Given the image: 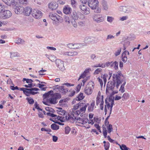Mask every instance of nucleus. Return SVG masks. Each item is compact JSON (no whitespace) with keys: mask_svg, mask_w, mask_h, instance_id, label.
Segmentation results:
<instances>
[{"mask_svg":"<svg viewBox=\"0 0 150 150\" xmlns=\"http://www.w3.org/2000/svg\"><path fill=\"white\" fill-rule=\"evenodd\" d=\"M123 75L121 71H118L112 75L113 81L108 82L106 90V93H110L114 91L115 89H118L120 85L122 83Z\"/></svg>","mask_w":150,"mask_h":150,"instance_id":"1","label":"nucleus"},{"mask_svg":"<svg viewBox=\"0 0 150 150\" xmlns=\"http://www.w3.org/2000/svg\"><path fill=\"white\" fill-rule=\"evenodd\" d=\"M43 97L44 98L48 99V101L51 104H55L57 103V100L60 98L61 96L59 93H53V91L51 90L44 94Z\"/></svg>","mask_w":150,"mask_h":150,"instance_id":"2","label":"nucleus"},{"mask_svg":"<svg viewBox=\"0 0 150 150\" xmlns=\"http://www.w3.org/2000/svg\"><path fill=\"white\" fill-rule=\"evenodd\" d=\"M105 103L106 105L104 108L105 115H106L107 113V108L109 112V115L105 119L108 120L110 117V115L111 113L112 108L114 104V98L112 99V98H106L105 100Z\"/></svg>","mask_w":150,"mask_h":150,"instance_id":"3","label":"nucleus"},{"mask_svg":"<svg viewBox=\"0 0 150 150\" xmlns=\"http://www.w3.org/2000/svg\"><path fill=\"white\" fill-rule=\"evenodd\" d=\"M88 5L94 12L99 13L101 11V8H98L99 2L98 0H89Z\"/></svg>","mask_w":150,"mask_h":150,"instance_id":"4","label":"nucleus"},{"mask_svg":"<svg viewBox=\"0 0 150 150\" xmlns=\"http://www.w3.org/2000/svg\"><path fill=\"white\" fill-rule=\"evenodd\" d=\"M94 86V83L92 82L89 83L84 89L85 94L88 95H90L92 93Z\"/></svg>","mask_w":150,"mask_h":150,"instance_id":"5","label":"nucleus"},{"mask_svg":"<svg viewBox=\"0 0 150 150\" xmlns=\"http://www.w3.org/2000/svg\"><path fill=\"white\" fill-rule=\"evenodd\" d=\"M89 105L88 103L85 104V103H83V104H82V105L80 106V110H74L73 111V112L76 115H78L81 113L82 114L85 112L86 108Z\"/></svg>","mask_w":150,"mask_h":150,"instance_id":"6","label":"nucleus"},{"mask_svg":"<svg viewBox=\"0 0 150 150\" xmlns=\"http://www.w3.org/2000/svg\"><path fill=\"white\" fill-rule=\"evenodd\" d=\"M88 119L86 118L77 117L76 120V125L81 127H84V124L87 123Z\"/></svg>","mask_w":150,"mask_h":150,"instance_id":"7","label":"nucleus"},{"mask_svg":"<svg viewBox=\"0 0 150 150\" xmlns=\"http://www.w3.org/2000/svg\"><path fill=\"white\" fill-rule=\"evenodd\" d=\"M31 14L32 16L36 19H39L42 17V13L37 9H34L32 10Z\"/></svg>","mask_w":150,"mask_h":150,"instance_id":"8","label":"nucleus"},{"mask_svg":"<svg viewBox=\"0 0 150 150\" xmlns=\"http://www.w3.org/2000/svg\"><path fill=\"white\" fill-rule=\"evenodd\" d=\"M94 21L98 23L102 22L103 21L104 18L100 14H94L93 16Z\"/></svg>","mask_w":150,"mask_h":150,"instance_id":"9","label":"nucleus"},{"mask_svg":"<svg viewBox=\"0 0 150 150\" xmlns=\"http://www.w3.org/2000/svg\"><path fill=\"white\" fill-rule=\"evenodd\" d=\"M76 115L74 113L72 112L71 115H68V116H65V118L64 117V118L63 119H62V121H63V120H65V119H67V120L73 123L75 121L76 122V120L77 118V117H76L74 115Z\"/></svg>","mask_w":150,"mask_h":150,"instance_id":"10","label":"nucleus"},{"mask_svg":"<svg viewBox=\"0 0 150 150\" xmlns=\"http://www.w3.org/2000/svg\"><path fill=\"white\" fill-rule=\"evenodd\" d=\"M79 8L82 12L85 15L88 14L90 13L89 8L84 4L80 5Z\"/></svg>","mask_w":150,"mask_h":150,"instance_id":"11","label":"nucleus"},{"mask_svg":"<svg viewBox=\"0 0 150 150\" xmlns=\"http://www.w3.org/2000/svg\"><path fill=\"white\" fill-rule=\"evenodd\" d=\"M132 8L129 6H122L120 7L119 10L120 11L128 13L132 11Z\"/></svg>","mask_w":150,"mask_h":150,"instance_id":"12","label":"nucleus"},{"mask_svg":"<svg viewBox=\"0 0 150 150\" xmlns=\"http://www.w3.org/2000/svg\"><path fill=\"white\" fill-rule=\"evenodd\" d=\"M12 15L11 12L8 10H5L2 12V17L3 19L10 17Z\"/></svg>","mask_w":150,"mask_h":150,"instance_id":"13","label":"nucleus"},{"mask_svg":"<svg viewBox=\"0 0 150 150\" xmlns=\"http://www.w3.org/2000/svg\"><path fill=\"white\" fill-rule=\"evenodd\" d=\"M56 64L60 70L62 71L64 69L63 62L60 59H57L56 60Z\"/></svg>","mask_w":150,"mask_h":150,"instance_id":"14","label":"nucleus"},{"mask_svg":"<svg viewBox=\"0 0 150 150\" xmlns=\"http://www.w3.org/2000/svg\"><path fill=\"white\" fill-rule=\"evenodd\" d=\"M49 16L51 19L54 21L57 20V21H59L60 20H61V17L56 13H50Z\"/></svg>","mask_w":150,"mask_h":150,"instance_id":"15","label":"nucleus"},{"mask_svg":"<svg viewBox=\"0 0 150 150\" xmlns=\"http://www.w3.org/2000/svg\"><path fill=\"white\" fill-rule=\"evenodd\" d=\"M18 5L16 4V6L13 7L14 8V11L15 13L17 14H21L23 13L24 8L21 6L18 7Z\"/></svg>","mask_w":150,"mask_h":150,"instance_id":"16","label":"nucleus"},{"mask_svg":"<svg viewBox=\"0 0 150 150\" xmlns=\"http://www.w3.org/2000/svg\"><path fill=\"white\" fill-rule=\"evenodd\" d=\"M6 4L9 6H11L13 7L16 6L17 2L15 0H2Z\"/></svg>","mask_w":150,"mask_h":150,"instance_id":"17","label":"nucleus"},{"mask_svg":"<svg viewBox=\"0 0 150 150\" xmlns=\"http://www.w3.org/2000/svg\"><path fill=\"white\" fill-rule=\"evenodd\" d=\"M58 7V4L56 2H52L48 4L49 8L52 10H56Z\"/></svg>","mask_w":150,"mask_h":150,"instance_id":"18","label":"nucleus"},{"mask_svg":"<svg viewBox=\"0 0 150 150\" xmlns=\"http://www.w3.org/2000/svg\"><path fill=\"white\" fill-rule=\"evenodd\" d=\"M103 133L105 138H106L107 137L108 140L111 143L114 142V140L112 139L109 136H107V132L106 128L105 127H103Z\"/></svg>","mask_w":150,"mask_h":150,"instance_id":"19","label":"nucleus"},{"mask_svg":"<svg viewBox=\"0 0 150 150\" xmlns=\"http://www.w3.org/2000/svg\"><path fill=\"white\" fill-rule=\"evenodd\" d=\"M78 52H76L72 51L70 52H64L63 53V55L69 56H73L77 55Z\"/></svg>","mask_w":150,"mask_h":150,"instance_id":"20","label":"nucleus"},{"mask_svg":"<svg viewBox=\"0 0 150 150\" xmlns=\"http://www.w3.org/2000/svg\"><path fill=\"white\" fill-rule=\"evenodd\" d=\"M32 8L29 7H27L24 8L23 13L26 16H29L31 13H32Z\"/></svg>","mask_w":150,"mask_h":150,"instance_id":"21","label":"nucleus"},{"mask_svg":"<svg viewBox=\"0 0 150 150\" xmlns=\"http://www.w3.org/2000/svg\"><path fill=\"white\" fill-rule=\"evenodd\" d=\"M64 12L65 14H69L71 11V9L68 6H65L63 9Z\"/></svg>","mask_w":150,"mask_h":150,"instance_id":"22","label":"nucleus"},{"mask_svg":"<svg viewBox=\"0 0 150 150\" xmlns=\"http://www.w3.org/2000/svg\"><path fill=\"white\" fill-rule=\"evenodd\" d=\"M122 79H123V81H122V82L123 83L121 85L120 88L119 90V91H120L121 93H123L125 91V90H124V86L126 83L125 80L124 79L123 76Z\"/></svg>","mask_w":150,"mask_h":150,"instance_id":"23","label":"nucleus"},{"mask_svg":"<svg viewBox=\"0 0 150 150\" xmlns=\"http://www.w3.org/2000/svg\"><path fill=\"white\" fill-rule=\"evenodd\" d=\"M95 105L94 102L92 101L91 104L88 105V111L89 112H91L93 111L94 109Z\"/></svg>","mask_w":150,"mask_h":150,"instance_id":"24","label":"nucleus"},{"mask_svg":"<svg viewBox=\"0 0 150 150\" xmlns=\"http://www.w3.org/2000/svg\"><path fill=\"white\" fill-rule=\"evenodd\" d=\"M118 62L116 61L113 62H112V64H111V67H113L115 69L117 70L118 69Z\"/></svg>","mask_w":150,"mask_h":150,"instance_id":"25","label":"nucleus"},{"mask_svg":"<svg viewBox=\"0 0 150 150\" xmlns=\"http://www.w3.org/2000/svg\"><path fill=\"white\" fill-rule=\"evenodd\" d=\"M102 5L104 10H107L108 9V5L106 1L105 0H103L102 1Z\"/></svg>","mask_w":150,"mask_h":150,"instance_id":"26","label":"nucleus"},{"mask_svg":"<svg viewBox=\"0 0 150 150\" xmlns=\"http://www.w3.org/2000/svg\"><path fill=\"white\" fill-rule=\"evenodd\" d=\"M51 117H54L56 119L57 118L58 120H59L61 121H63L62 119H63L64 118V117L63 116H57V115H54L53 113L52 114Z\"/></svg>","mask_w":150,"mask_h":150,"instance_id":"27","label":"nucleus"},{"mask_svg":"<svg viewBox=\"0 0 150 150\" xmlns=\"http://www.w3.org/2000/svg\"><path fill=\"white\" fill-rule=\"evenodd\" d=\"M84 46L83 44L74 43L73 49H79Z\"/></svg>","mask_w":150,"mask_h":150,"instance_id":"28","label":"nucleus"},{"mask_svg":"<svg viewBox=\"0 0 150 150\" xmlns=\"http://www.w3.org/2000/svg\"><path fill=\"white\" fill-rule=\"evenodd\" d=\"M94 39L93 37L88 38H86L85 39V42L87 44H90L91 43Z\"/></svg>","mask_w":150,"mask_h":150,"instance_id":"29","label":"nucleus"},{"mask_svg":"<svg viewBox=\"0 0 150 150\" xmlns=\"http://www.w3.org/2000/svg\"><path fill=\"white\" fill-rule=\"evenodd\" d=\"M57 112L59 115H64L66 113L65 110H63L62 108L59 109L58 110H57Z\"/></svg>","mask_w":150,"mask_h":150,"instance_id":"30","label":"nucleus"},{"mask_svg":"<svg viewBox=\"0 0 150 150\" xmlns=\"http://www.w3.org/2000/svg\"><path fill=\"white\" fill-rule=\"evenodd\" d=\"M84 97V96H83V94L82 93H80L77 97L76 98V100L77 101H80L83 99Z\"/></svg>","mask_w":150,"mask_h":150,"instance_id":"31","label":"nucleus"},{"mask_svg":"<svg viewBox=\"0 0 150 150\" xmlns=\"http://www.w3.org/2000/svg\"><path fill=\"white\" fill-rule=\"evenodd\" d=\"M51 129L54 130H57L59 129V126L55 124H52L51 125Z\"/></svg>","mask_w":150,"mask_h":150,"instance_id":"32","label":"nucleus"},{"mask_svg":"<svg viewBox=\"0 0 150 150\" xmlns=\"http://www.w3.org/2000/svg\"><path fill=\"white\" fill-rule=\"evenodd\" d=\"M88 72L89 71L88 70H86L84 71L83 73L80 76V77L78 79V80L81 78H85L86 75V73H88Z\"/></svg>","mask_w":150,"mask_h":150,"instance_id":"33","label":"nucleus"},{"mask_svg":"<svg viewBox=\"0 0 150 150\" xmlns=\"http://www.w3.org/2000/svg\"><path fill=\"white\" fill-rule=\"evenodd\" d=\"M83 104V103H79L78 104H76L74 106L73 109V111L74 110H76L79 108L80 106H81L82 104Z\"/></svg>","mask_w":150,"mask_h":150,"instance_id":"34","label":"nucleus"},{"mask_svg":"<svg viewBox=\"0 0 150 150\" xmlns=\"http://www.w3.org/2000/svg\"><path fill=\"white\" fill-rule=\"evenodd\" d=\"M71 4L72 7L74 8H76L77 5V3L75 0H71Z\"/></svg>","mask_w":150,"mask_h":150,"instance_id":"35","label":"nucleus"},{"mask_svg":"<svg viewBox=\"0 0 150 150\" xmlns=\"http://www.w3.org/2000/svg\"><path fill=\"white\" fill-rule=\"evenodd\" d=\"M108 133H110L112 131V126L111 125H109L106 127Z\"/></svg>","mask_w":150,"mask_h":150,"instance_id":"36","label":"nucleus"},{"mask_svg":"<svg viewBox=\"0 0 150 150\" xmlns=\"http://www.w3.org/2000/svg\"><path fill=\"white\" fill-rule=\"evenodd\" d=\"M29 90L30 88H25V90L23 91L24 93L27 96H29L30 95Z\"/></svg>","mask_w":150,"mask_h":150,"instance_id":"37","label":"nucleus"},{"mask_svg":"<svg viewBox=\"0 0 150 150\" xmlns=\"http://www.w3.org/2000/svg\"><path fill=\"white\" fill-rule=\"evenodd\" d=\"M71 18H72L71 19L72 20H77V19L78 17L76 12H75L73 13Z\"/></svg>","mask_w":150,"mask_h":150,"instance_id":"38","label":"nucleus"},{"mask_svg":"<svg viewBox=\"0 0 150 150\" xmlns=\"http://www.w3.org/2000/svg\"><path fill=\"white\" fill-rule=\"evenodd\" d=\"M119 145L120 146V148L121 150H127L129 149L125 145L123 144L121 145L120 144H119Z\"/></svg>","mask_w":150,"mask_h":150,"instance_id":"39","label":"nucleus"},{"mask_svg":"<svg viewBox=\"0 0 150 150\" xmlns=\"http://www.w3.org/2000/svg\"><path fill=\"white\" fill-rule=\"evenodd\" d=\"M26 99L28 101V102L30 104H32L34 103L33 99L31 98H27Z\"/></svg>","mask_w":150,"mask_h":150,"instance_id":"40","label":"nucleus"},{"mask_svg":"<svg viewBox=\"0 0 150 150\" xmlns=\"http://www.w3.org/2000/svg\"><path fill=\"white\" fill-rule=\"evenodd\" d=\"M38 86L39 87V88L41 89L42 90L45 91L46 87L43 88V87L45 86V85L44 84H41L40 83L38 84Z\"/></svg>","mask_w":150,"mask_h":150,"instance_id":"41","label":"nucleus"},{"mask_svg":"<svg viewBox=\"0 0 150 150\" xmlns=\"http://www.w3.org/2000/svg\"><path fill=\"white\" fill-rule=\"evenodd\" d=\"M71 129L69 126H67L65 128V132L66 134H68L69 133Z\"/></svg>","mask_w":150,"mask_h":150,"instance_id":"42","label":"nucleus"},{"mask_svg":"<svg viewBox=\"0 0 150 150\" xmlns=\"http://www.w3.org/2000/svg\"><path fill=\"white\" fill-rule=\"evenodd\" d=\"M129 95L128 93H125L123 94L122 96V98H124L125 99L129 98Z\"/></svg>","mask_w":150,"mask_h":150,"instance_id":"43","label":"nucleus"},{"mask_svg":"<svg viewBox=\"0 0 150 150\" xmlns=\"http://www.w3.org/2000/svg\"><path fill=\"white\" fill-rule=\"evenodd\" d=\"M28 0H19V2L22 4H28Z\"/></svg>","mask_w":150,"mask_h":150,"instance_id":"44","label":"nucleus"},{"mask_svg":"<svg viewBox=\"0 0 150 150\" xmlns=\"http://www.w3.org/2000/svg\"><path fill=\"white\" fill-rule=\"evenodd\" d=\"M56 88H57V89L58 88L59 89V92L64 94V86H59V87H57Z\"/></svg>","mask_w":150,"mask_h":150,"instance_id":"45","label":"nucleus"},{"mask_svg":"<svg viewBox=\"0 0 150 150\" xmlns=\"http://www.w3.org/2000/svg\"><path fill=\"white\" fill-rule=\"evenodd\" d=\"M114 38V36L111 35H107L106 40L108 41L110 39H112Z\"/></svg>","mask_w":150,"mask_h":150,"instance_id":"46","label":"nucleus"},{"mask_svg":"<svg viewBox=\"0 0 150 150\" xmlns=\"http://www.w3.org/2000/svg\"><path fill=\"white\" fill-rule=\"evenodd\" d=\"M102 69L101 68H99L96 69L95 71L94 74H99L102 71Z\"/></svg>","mask_w":150,"mask_h":150,"instance_id":"47","label":"nucleus"},{"mask_svg":"<svg viewBox=\"0 0 150 150\" xmlns=\"http://www.w3.org/2000/svg\"><path fill=\"white\" fill-rule=\"evenodd\" d=\"M110 146V143L108 142L104 144V146L105 150H108Z\"/></svg>","mask_w":150,"mask_h":150,"instance_id":"48","label":"nucleus"},{"mask_svg":"<svg viewBox=\"0 0 150 150\" xmlns=\"http://www.w3.org/2000/svg\"><path fill=\"white\" fill-rule=\"evenodd\" d=\"M25 42V41L24 40H22L21 38H19L16 41V43L18 44L20 43L23 44V43Z\"/></svg>","mask_w":150,"mask_h":150,"instance_id":"49","label":"nucleus"},{"mask_svg":"<svg viewBox=\"0 0 150 150\" xmlns=\"http://www.w3.org/2000/svg\"><path fill=\"white\" fill-rule=\"evenodd\" d=\"M82 85V83H81V84H78L76 87V90L77 92H78L80 91Z\"/></svg>","mask_w":150,"mask_h":150,"instance_id":"50","label":"nucleus"},{"mask_svg":"<svg viewBox=\"0 0 150 150\" xmlns=\"http://www.w3.org/2000/svg\"><path fill=\"white\" fill-rule=\"evenodd\" d=\"M102 100H103V99L102 98H99V97H97L96 98V103L97 105H98V104L100 103L101 102Z\"/></svg>","mask_w":150,"mask_h":150,"instance_id":"51","label":"nucleus"},{"mask_svg":"<svg viewBox=\"0 0 150 150\" xmlns=\"http://www.w3.org/2000/svg\"><path fill=\"white\" fill-rule=\"evenodd\" d=\"M75 20H76L71 19V22L75 28H76L77 27V25Z\"/></svg>","mask_w":150,"mask_h":150,"instance_id":"52","label":"nucleus"},{"mask_svg":"<svg viewBox=\"0 0 150 150\" xmlns=\"http://www.w3.org/2000/svg\"><path fill=\"white\" fill-rule=\"evenodd\" d=\"M122 48H120L119 49H118L117 51H116L115 53V55L116 56H117L120 54V52L121 51Z\"/></svg>","mask_w":150,"mask_h":150,"instance_id":"53","label":"nucleus"},{"mask_svg":"<svg viewBox=\"0 0 150 150\" xmlns=\"http://www.w3.org/2000/svg\"><path fill=\"white\" fill-rule=\"evenodd\" d=\"M114 19V18L112 17L108 16L107 17V21L108 22L111 23Z\"/></svg>","mask_w":150,"mask_h":150,"instance_id":"54","label":"nucleus"},{"mask_svg":"<svg viewBox=\"0 0 150 150\" xmlns=\"http://www.w3.org/2000/svg\"><path fill=\"white\" fill-rule=\"evenodd\" d=\"M10 55L12 56H18L19 54L17 52H11L10 53Z\"/></svg>","mask_w":150,"mask_h":150,"instance_id":"55","label":"nucleus"},{"mask_svg":"<svg viewBox=\"0 0 150 150\" xmlns=\"http://www.w3.org/2000/svg\"><path fill=\"white\" fill-rule=\"evenodd\" d=\"M34 105L35 106V108H36V109H37L38 110H41V111H42V109H41L40 108H39V107L38 106V105L37 103V102H35Z\"/></svg>","mask_w":150,"mask_h":150,"instance_id":"56","label":"nucleus"},{"mask_svg":"<svg viewBox=\"0 0 150 150\" xmlns=\"http://www.w3.org/2000/svg\"><path fill=\"white\" fill-rule=\"evenodd\" d=\"M94 126L97 129L100 133H101L100 127L98 124H95Z\"/></svg>","mask_w":150,"mask_h":150,"instance_id":"57","label":"nucleus"},{"mask_svg":"<svg viewBox=\"0 0 150 150\" xmlns=\"http://www.w3.org/2000/svg\"><path fill=\"white\" fill-rule=\"evenodd\" d=\"M64 20L66 23H69L70 22V20L68 16H65V17L64 18Z\"/></svg>","mask_w":150,"mask_h":150,"instance_id":"58","label":"nucleus"},{"mask_svg":"<svg viewBox=\"0 0 150 150\" xmlns=\"http://www.w3.org/2000/svg\"><path fill=\"white\" fill-rule=\"evenodd\" d=\"M101 78L102 79V80H103L104 81V83H105L106 82V75H104L102 76H101Z\"/></svg>","mask_w":150,"mask_h":150,"instance_id":"59","label":"nucleus"},{"mask_svg":"<svg viewBox=\"0 0 150 150\" xmlns=\"http://www.w3.org/2000/svg\"><path fill=\"white\" fill-rule=\"evenodd\" d=\"M129 53L128 51L125 50L122 54V56H126L127 55H129Z\"/></svg>","mask_w":150,"mask_h":150,"instance_id":"60","label":"nucleus"},{"mask_svg":"<svg viewBox=\"0 0 150 150\" xmlns=\"http://www.w3.org/2000/svg\"><path fill=\"white\" fill-rule=\"evenodd\" d=\"M48 59L52 62H54L56 60V57H49Z\"/></svg>","mask_w":150,"mask_h":150,"instance_id":"61","label":"nucleus"},{"mask_svg":"<svg viewBox=\"0 0 150 150\" xmlns=\"http://www.w3.org/2000/svg\"><path fill=\"white\" fill-rule=\"evenodd\" d=\"M78 24L80 26L83 27L85 26V23L84 22H83L82 21H80L78 23Z\"/></svg>","mask_w":150,"mask_h":150,"instance_id":"62","label":"nucleus"},{"mask_svg":"<svg viewBox=\"0 0 150 150\" xmlns=\"http://www.w3.org/2000/svg\"><path fill=\"white\" fill-rule=\"evenodd\" d=\"M75 91L74 90H73L70 93L69 95V96L70 97H72L75 95Z\"/></svg>","mask_w":150,"mask_h":150,"instance_id":"63","label":"nucleus"},{"mask_svg":"<svg viewBox=\"0 0 150 150\" xmlns=\"http://www.w3.org/2000/svg\"><path fill=\"white\" fill-rule=\"evenodd\" d=\"M10 88L12 90H14L16 89L19 90V88L17 86L14 87V86H10Z\"/></svg>","mask_w":150,"mask_h":150,"instance_id":"64","label":"nucleus"}]
</instances>
